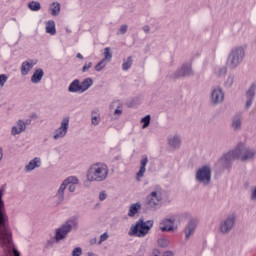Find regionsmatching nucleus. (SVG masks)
Masks as SVG:
<instances>
[{
  "instance_id": "obj_4",
  "label": "nucleus",
  "mask_w": 256,
  "mask_h": 256,
  "mask_svg": "<svg viewBox=\"0 0 256 256\" xmlns=\"http://www.w3.org/2000/svg\"><path fill=\"white\" fill-rule=\"evenodd\" d=\"M151 227H153V220L144 222L143 219H140L131 227L129 235H133L134 237H145V235L151 231Z\"/></svg>"
},
{
  "instance_id": "obj_2",
  "label": "nucleus",
  "mask_w": 256,
  "mask_h": 256,
  "mask_svg": "<svg viewBox=\"0 0 256 256\" xmlns=\"http://www.w3.org/2000/svg\"><path fill=\"white\" fill-rule=\"evenodd\" d=\"M109 175V168L103 163H96L90 166L87 171V179L91 182L105 181Z\"/></svg>"
},
{
  "instance_id": "obj_28",
  "label": "nucleus",
  "mask_w": 256,
  "mask_h": 256,
  "mask_svg": "<svg viewBox=\"0 0 256 256\" xmlns=\"http://www.w3.org/2000/svg\"><path fill=\"white\" fill-rule=\"evenodd\" d=\"M28 7L31 11H39V9H41V4L37 1H31L28 4Z\"/></svg>"
},
{
  "instance_id": "obj_18",
  "label": "nucleus",
  "mask_w": 256,
  "mask_h": 256,
  "mask_svg": "<svg viewBox=\"0 0 256 256\" xmlns=\"http://www.w3.org/2000/svg\"><path fill=\"white\" fill-rule=\"evenodd\" d=\"M43 69H37L31 77L32 83H39L43 79Z\"/></svg>"
},
{
  "instance_id": "obj_49",
  "label": "nucleus",
  "mask_w": 256,
  "mask_h": 256,
  "mask_svg": "<svg viewBox=\"0 0 256 256\" xmlns=\"http://www.w3.org/2000/svg\"><path fill=\"white\" fill-rule=\"evenodd\" d=\"M91 245H95V243H97V239H93L90 241Z\"/></svg>"
},
{
  "instance_id": "obj_24",
  "label": "nucleus",
  "mask_w": 256,
  "mask_h": 256,
  "mask_svg": "<svg viewBox=\"0 0 256 256\" xmlns=\"http://www.w3.org/2000/svg\"><path fill=\"white\" fill-rule=\"evenodd\" d=\"M46 33H49L50 35H55V33H57V30L55 29V21L49 20L47 22Z\"/></svg>"
},
{
  "instance_id": "obj_14",
  "label": "nucleus",
  "mask_w": 256,
  "mask_h": 256,
  "mask_svg": "<svg viewBox=\"0 0 256 256\" xmlns=\"http://www.w3.org/2000/svg\"><path fill=\"white\" fill-rule=\"evenodd\" d=\"M159 201H161V196L157 195V192H152L148 197L149 207H155V205H159Z\"/></svg>"
},
{
  "instance_id": "obj_3",
  "label": "nucleus",
  "mask_w": 256,
  "mask_h": 256,
  "mask_svg": "<svg viewBox=\"0 0 256 256\" xmlns=\"http://www.w3.org/2000/svg\"><path fill=\"white\" fill-rule=\"evenodd\" d=\"M244 144H238L234 151H230L223 156L225 161H233V159H241V161H249L255 157V152L253 150H247L244 148Z\"/></svg>"
},
{
  "instance_id": "obj_17",
  "label": "nucleus",
  "mask_w": 256,
  "mask_h": 256,
  "mask_svg": "<svg viewBox=\"0 0 256 256\" xmlns=\"http://www.w3.org/2000/svg\"><path fill=\"white\" fill-rule=\"evenodd\" d=\"M49 11L53 17H56L61 12V4L59 2H53L50 5Z\"/></svg>"
},
{
  "instance_id": "obj_50",
  "label": "nucleus",
  "mask_w": 256,
  "mask_h": 256,
  "mask_svg": "<svg viewBox=\"0 0 256 256\" xmlns=\"http://www.w3.org/2000/svg\"><path fill=\"white\" fill-rule=\"evenodd\" d=\"M1 159H3V151L0 148V161H1Z\"/></svg>"
},
{
  "instance_id": "obj_52",
  "label": "nucleus",
  "mask_w": 256,
  "mask_h": 256,
  "mask_svg": "<svg viewBox=\"0 0 256 256\" xmlns=\"http://www.w3.org/2000/svg\"><path fill=\"white\" fill-rule=\"evenodd\" d=\"M113 103H118V105H119V101H116V102H113Z\"/></svg>"
},
{
  "instance_id": "obj_37",
  "label": "nucleus",
  "mask_w": 256,
  "mask_h": 256,
  "mask_svg": "<svg viewBox=\"0 0 256 256\" xmlns=\"http://www.w3.org/2000/svg\"><path fill=\"white\" fill-rule=\"evenodd\" d=\"M92 66H93V63H91V62L86 63V64L83 66V68H82V72H83V73H87V71H88Z\"/></svg>"
},
{
  "instance_id": "obj_5",
  "label": "nucleus",
  "mask_w": 256,
  "mask_h": 256,
  "mask_svg": "<svg viewBox=\"0 0 256 256\" xmlns=\"http://www.w3.org/2000/svg\"><path fill=\"white\" fill-rule=\"evenodd\" d=\"M91 85H93V79L91 78H86L82 82H80L79 79H76L71 82L68 91L70 93H85Z\"/></svg>"
},
{
  "instance_id": "obj_29",
  "label": "nucleus",
  "mask_w": 256,
  "mask_h": 256,
  "mask_svg": "<svg viewBox=\"0 0 256 256\" xmlns=\"http://www.w3.org/2000/svg\"><path fill=\"white\" fill-rule=\"evenodd\" d=\"M101 118H99V111L92 112V125H99Z\"/></svg>"
},
{
  "instance_id": "obj_40",
  "label": "nucleus",
  "mask_w": 256,
  "mask_h": 256,
  "mask_svg": "<svg viewBox=\"0 0 256 256\" xmlns=\"http://www.w3.org/2000/svg\"><path fill=\"white\" fill-rule=\"evenodd\" d=\"M3 190H0V209H4L5 204H3Z\"/></svg>"
},
{
  "instance_id": "obj_23",
  "label": "nucleus",
  "mask_w": 256,
  "mask_h": 256,
  "mask_svg": "<svg viewBox=\"0 0 256 256\" xmlns=\"http://www.w3.org/2000/svg\"><path fill=\"white\" fill-rule=\"evenodd\" d=\"M139 209H141V203L137 202L135 204H132L128 212L129 217H135V215H137V213L139 212Z\"/></svg>"
},
{
  "instance_id": "obj_34",
  "label": "nucleus",
  "mask_w": 256,
  "mask_h": 256,
  "mask_svg": "<svg viewBox=\"0 0 256 256\" xmlns=\"http://www.w3.org/2000/svg\"><path fill=\"white\" fill-rule=\"evenodd\" d=\"M107 239H109V234H107V232H105V233H103V234L100 236L98 245H101V243H103L104 241H107Z\"/></svg>"
},
{
  "instance_id": "obj_47",
  "label": "nucleus",
  "mask_w": 256,
  "mask_h": 256,
  "mask_svg": "<svg viewBox=\"0 0 256 256\" xmlns=\"http://www.w3.org/2000/svg\"><path fill=\"white\" fill-rule=\"evenodd\" d=\"M114 114H115V115H121V110L116 109V110L114 111Z\"/></svg>"
},
{
  "instance_id": "obj_11",
  "label": "nucleus",
  "mask_w": 256,
  "mask_h": 256,
  "mask_svg": "<svg viewBox=\"0 0 256 256\" xmlns=\"http://www.w3.org/2000/svg\"><path fill=\"white\" fill-rule=\"evenodd\" d=\"M235 225V216L227 218L226 221L221 225V231L222 233H228V231H231L233 229V226Z\"/></svg>"
},
{
  "instance_id": "obj_44",
  "label": "nucleus",
  "mask_w": 256,
  "mask_h": 256,
  "mask_svg": "<svg viewBox=\"0 0 256 256\" xmlns=\"http://www.w3.org/2000/svg\"><path fill=\"white\" fill-rule=\"evenodd\" d=\"M163 256H173V252L167 251L163 254Z\"/></svg>"
},
{
  "instance_id": "obj_13",
  "label": "nucleus",
  "mask_w": 256,
  "mask_h": 256,
  "mask_svg": "<svg viewBox=\"0 0 256 256\" xmlns=\"http://www.w3.org/2000/svg\"><path fill=\"white\" fill-rule=\"evenodd\" d=\"M255 84H252L250 89L247 91L246 93V97H247V102H246V107L249 108L252 103H253V98L255 97Z\"/></svg>"
},
{
  "instance_id": "obj_8",
  "label": "nucleus",
  "mask_w": 256,
  "mask_h": 256,
  "mask_svg": "<svg viewBox=\"0 0 256 256\" xmlns=\"http://www.w3.org/2000/svg\"><path fill=\"white\" fill-rule=\"evenodd\" d=\"M196 179L202 183H205L206 185L209 184L211 181V169H209L207 166L202 167L197 171Z\"/></svg>"
},
{
  "instance_id": "obj_30",
  "label": "nucleus",
  "mask_w": 256,
  "mask_h": 256,
  "mask_svg": "<svg viewBox=\"0 0 256 256\" xmlns=\"http://www.w3.org/2000/svg\"><path fill=\"white\" fill-rule=\"evenodd\" d=\"M112 58H113V54L111 53V48L106 47L104 49V59H103V61H111Z\"/></svg>"
},
{
  "instance_id": "obj_6",
  "label": "nucleus",
  "mask_w": 256,
  "mask_h": 256,
  "mask_svg": "<svg viewBox=\"0 0 256 256\" xmlns=\"http://www.w3.org/2000/svg\"><path fill=\"white\" fill-rule=\"evenodd\" d=\"M243 57H245V50L241 47L235 49L228 57V66H230L231 69H235V67L243 61Z\"/></svg>"
},
{
  "instance_id": "obj_22",
  "label": "nucleus",
  "mask_w": 256,
  "mask_h": 256,
  "mask_svg": "<svg viewBox=\"0 0 256 256\" xmlns=\"http://www.w3.org/2000/svg\"><path fill=\"white\" fill-rule=\"evenodd\" d=\"M25 131V123L23 121H18L17 126L12 128V135H19V133H23Z\"/></svg>"
},
{
  "instance_id": "obj_16",
  "label": "nucleus",
  "mask_w": 256,
  "mask_h": 256,
  "mask_svg": "<svg viewBox=\"0 0 256 256\" xmlns=\"http://www.w3.org/2000/svg\"><path fill=\"white\" fill-rule=\"evenodd\" d=\"M173 223L174 221L171 219L163 220L160 226L161 231H173Z\"/></svg>"
},
{
  "instance_id": "obj_15",
  "label": "nucleus",
  "mask_w": 256,
  "mask_h": 256,
  "mask_svg": "<svg viewBox=\"0 0 256 256\" xmlns=\"http://www.w3.org/2000/svg\"><path fill=\"white\" fill-rule=\"evenodd\" d=\"M33 61H26L23 62L21 65V75H28L29 71H31V69H33Z\"/></svg>"
},
{
  "instance_id": "obj_31",
  "label": "nucleus",
  "mask_w": 256,
  "mask_h": 256,
  "mask_svg": "<svg viewBox=\"0 0 256 256\" xmlns=\"http://www.w3.org/2000/svg\"><path fill=\"white\" fill-rule=\"evenodd\" d=\"M141 122L144 123L142 129H146V127H149V123H151V116H145L144 118H142Z\"/></svg>"
},
{
  "instance_id": "obj_21",
  "label": "nucleus",
  "mask_w": 256,
  "mask_h": 256,
  "mask_svg": "<svg viewBox=\"0 0 256 256\" xmlns=\"http://www.w3.org/2000/svg\"><path fill=\"white\" fill-rule=\"evenodd\" d=\"M197 225V221L196 220H192L189 222L186 230H185V234H186V239H189V236H191L193 234V231H195V227Z\"/></svg>"
},
{
  "instance_id": "obj_36",
  "label": "nucleus",
  "mask_w": 256,
  "mask_h": 256,
  "mask_svg": "<svg viewBox=\"0 0 256 256\" xmlns=\"http://www.w3.org/2000/svg\"><path fill=\"white\" fill-rule=\"evenodd\" d=\"M5 83H7V75L2 74V75H0V87H3V85H5Z\"/></svg>"
},
{
  "instance_id": "obj_46",
  "label": "nucleus",
  "mask_w": 256,
  "mask_h": 256,
  "mask_svg": "<svg viewBox=\"0 0 256 256\" xmlns=\"http://www.w3.org/2000/svg\"><path fill=\"white\" fill-rule=\"evenodd\" d=\"M143 31L144 33H149V26H144Z\"/></svg>"
},
{
  "instance_id": "obj_39",
  "label": "nucleus",
  "mask_w": 256,
  "mask_h": 256,
  "mask_svg": "<svg viewBox=\"0 0 256 256\" xmlns=\"http://www.w3.org/2000/svg\"><path fill=\"white\" fill-rule=\"evenodd\" d=\"M227 73V68L223 67L219 70L218 72V77H223V75H225Z\"/></svg>"
},
{
  "instance_id": "obj_1",
  "label": "nucleus",
  "mask_w": 256,
  "mask_h": 256,
  "mask_svg": "<svg viewBox=\"0 0 256 256\" xmlns=\"http://www.w3.org/2000/svg\"><path fill=\"white\" fill-rule=\"evenodd\" d=\"M0 245L2 247H7L11 245V228L9 227V217L0 208Z\"/></svg>"
},
{
  "instance_id": "obj_27",
  "label": "nucleus",
  "mask_w": 256,
  "mask_h": 256,
  "mask_svg": "<svg viewBox=\"0 0 256 256\" xmlns=\"http://www.w3.org/2000/svg\"><path fill=\"white\" fill-rule=\"evenodd\" d=\"M132 65H133V58L129 56L127 58V61L122 64L123 71H127L128 69H131Z\"/></svg>"
},
{
  "instance_id": "obj_19",
  "label": "nucleus",
  "mask_w": 256,
  "mask_h": 256,
  "mask_svg": "<svg viewBox=\"0 0 256 256\" xmlns=\"http://www.w3.org/2000/svg\"><path fill=\"white\" fill-rule=\"evenodd\" d=\"M147 163H149V160L147 159V156H143L142 160H141V166H140V170L137 173V178L139 179L140 177H143V175H145V167H147Z\"/></svg>"
},
{
  "instance_id": "obj_43",
  "label": "nucleus",
  "mask_w": 256,
  "mask_h": 256,
  "mask_svg": "<svg viewBox=\"0 0 256 256\" xmlns=\"http://www.w3.org/2000/svg\"><path fill=\"white\" fill-rule=\"evenodd\" d=\"M12 252H13V255H14V256H21V254H20V253L18 252V250L15 249V248L12 249Z\"/></svg>"
},
{
  "instance_id": "obj_12",
  "label": "nucleus",
  "mask_w": 256,
  "mask_h": 256,
  "mask_svg": "<svg viewBox=\"0 0 256 256\" xmlns=\"http://www.w3.org/2000/svg\"><path fill=\"white\" fill-rule=\"evenodd\" d=\"M225 99L223 90L217 88L212 92V103H221Z\"/></svg>"
},
{
  "instance_id": "obj_51",
  "label": "nucleus",
  "mask_w": 256,
  "mask_h": 256,
  "mask_svg": "<svg viewBox=\"0 0 256 256\" xmlns=\"http://www.w3.org/2000/svg\"><path fill=\"white\" fill-rule=\"evenodd\" d=\"M88 256H93V253H92V252H89V253H88Z\"/></svg>"
},
{
  "instance_id": "obj_33",
  "label": "nucleus",
  "mask_w": 256,
  "mask_h": 256,
  "mask_svg": "<svg viewBox=\"0 0 256 256\" xmlns=\"http://www.w3.org/2000/svg\"><path fill=\"white\" fill-rule=\"evenodd\" d=\"M159 247H167L169 245V240L167 238H160L158 240Z\"/></svg>"
},
{
  "instance_id": "obj_25",
  "label": "nucleus",
  "mask_w": 256,
  "mask_h": 256,
  "mask_svg": "<svg viewBox=\"0 0 256 256\" xmlns=\"http://www.w3.org/2000/svg\"><path fill=\"white\" fill-rule=\"evenodd\" d=\"M186 75H191V65H186L181 68L179 77H186Z\"/></svg>"
},
{
  "instance_id": "obj_48",
  "label": "nucleus",
  "mask_w": 256,
  "mask_h": 256,
  "mask_svg": "<svg viewBox=\"0 0 256 256\" xmlns=\"http://www.w3.org/2000/svg\"><path fill=\"white\" fill-rule=\"evenodd\" d=\"M76 57H77V59H83V55H82L81 53H78V54L76 55Z\"/></svg>"
},
{
  "instance_id": "obj_45",
  "label": "nucleus",
  "mask_w": 256,
  "mask_h": 256,
  "mask_svg": "<svg viewBox=\"0 0 256 256\" xmlns=\"http://www.w3.org/2000/svg\"><path fill=\"white\" fill-rule=\"evenodd\" d=\"M251 198H252L253 200L256 199V188H255L254 191L252 192Z\"/></svg>"
},
{
  "instance_id": "obj_38",
  "label": "nucleus",
  "mask_w": 256,
  "mask_h": 256,
  "mask_svg": "<svg viewBox=\"0 0 256 256\" xmlns=\"http://www.w3.org/2000/svg\"><path fill=\"white\" fill-rule=\"evenodd\" d=\"M103 63H105L104 60L100 61V62L95 66V70H96V71H101V69H102L103 67H105V65H104Z\"/></svg>"
},
{
  "instance_id": "obj_32",
  "label": "nucleus",
  "mask_w": 256,
  "mask_h": 256,
  "mask_svg": "<svg viewBox=\"0 0 256 256\" xmlns=\"http://www.w3.org/2000/svg\"><path fill=\"white\" fill-rule=\"evenodd\" d=\"M232 127L235 130H237V129H239V127H241V119L239 117L234 118Z\"/></svg>"
},
{
  "instance_id": "obj_10",
  "label": "nucleus",
  "mask_w": 256,
  "mask_h": 256,
  "mask_svg": "<svg viewBox=\"0 0 256 256\" xmlns=\"http://www.w3.org/2000/svg\"><path fill=\"white\" fill-rule=\"evenodd\" d=\"M69 231H71V224L69 223L64 224L61 228H59L56 231V236H55L56 241H61V239H65Z\"/></svg>"
},
{
  "instance_id": "obj_9",
  "label": "nucleus",
  "mask_w": 256,
  "mask_h": 256,
  "mask_svg": "<svg viewBox=\"0 0 256 256\" xmlns=\"http://www.w3.org/2000/svg\"><path fill=\"white\" fill-rule=\"evenodd\" d=\"M69 129V117L62 120L61 126L55 131L54 139H61L67 135V130Z\"/></svg>"
},
{
  "instance_id": "obj_26",
  "label": "nucleus",
  "mask_w": 256,
  "mask_h": 256,
  "mask_svg": "<svg viewBox=\"0 0 256 256\" xmlns=\"http://www.w3.org/2000/svg\"><path fill=\"white\" fill-rule=\"evenodd\" d=\"M168 143L171 147H179V145L181 144V140L179 139V137L174 136L173 138H170L168 140Z\"/></svg>"
},
{
  "instance_id": "obj_41",
  "label": "nucleus",
  "mask_w": 256,
  "mask_h": 256,
  "mask_svg": "<svg viewBox=\"0 0 256 256\" xmlns=\"http://www.w3.org/2000/svg\"><path fill=\"white\" fill-rule=\"evenodd\" d=\"M120 33H121L122 35H125V33H127V25H122V26L120 27Z\"/></svg>"
},
{
  "instance_id": "obj_35",
  "label": "nucleus",
  "mask_w": 256,
  "mask_h": 256,
  "mask_svg": "<svg viewBox=\"0 0 256 256\" xmlns=\"http://www.w3.org/2000/svg\"><path fill=\"white\" fill-rule=\"evenodd\" d=\"M82 253H83V250H81L80 247H77V248H75V249L73 250L72 256H81Z\"/></svg>"
},
{
  "instance_id": "obj_7",
  "label": "nucleus",
  "mask_w": 256,
  "mask_h": 256,
  "mask_svg": "<svg viewBox=\"0 0 256 256\" xmlns=\"http://www.w3.org/2000/svg\"><path fill=\"white\" fill-rule=\"evenodd\" d=\"M77 183H79V179L75 176H70L66 180H64L58 190L57 196L59 197V199H61V201H62L63 193H64L67 185H68V189H69L70 193H73V191H75V185H77Z\"/></svg>"
},
{
  "instance_id": "obj_42",
  "label": "nucleus",
  "mask_w": 256,
  "mask_h": 256,
  "mask_svg": "<svg viewBox=\"0 0 256 256\" xmlns=\"http://www.w3.org/2000/svg\"><path fill=\"white\" fill-rule=\"evenodd\" d=\"M100 201H105L107 199V194L105 192H101L99 195Z\"/></svg>"
},
{
  "instance_id": "obj_20",
  "label": "nucleus",
  "mask_w": 256,
  "mask_h": 256,
  "mask_svg": "<svg viewBox=\"0 0 256 256\" xmlns=\"http://www.w3.org/2000/svg\"><path fill=\"white\" fill-rule=\"evenodd\" d=\"M36 167H41V159L34 158L29 164L26 166V171H33Z\"/></svg>"
}]
</instances>
